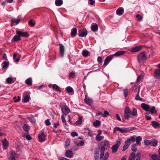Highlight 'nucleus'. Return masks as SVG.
I'll use <instances>...</instances> for the list:
<instances>
[{"label": "nucleus", "instance_id": "1", "mask_svg": "<svg viewBox=\"0 0 160 160\" xmlns=\"http://www.w3.org/2000/svg\"><path fill=\"white\" fill-rule=\"evenodd\" d=\"M129 115L132 116L136 117L138 116L137 110L136 108H134L131 112L130 109L128 107H126L124 111V117L125 119L129 120L130 118Z\"/></svg>", "mask_w": 160, "mask_h": 160}, {"label": "nucleus", "instance_id": "26", "mask_svg": "<svg viewBox=\"0 0 160 160\" xmlns=\"http://www.w3.org/2000/svg\"><path fill=\"white\" fill-rule=\"evenodd\" d=\"M77 32V29L75 28H73L71 30V35L72 37H75Z\"/></svg>", "mask_w": 160, "mask_h": 160}, {"label": "nucleus", "instance_id": "39", "mask_svg": "<svg viewBox=\"0 0 160 160\" xmlns=\"http://www.w3.org/2000/svg\"><path fill=\"white\" fill-rule=\"evenodd\" d=\"M137 146L136 144H134L132 145L131 150L133 152H135L137 151Z\"/></svg>", "mask_w": 160, "mask_h": 160}, {"label": "nucleus", "instance_id": "43", "mask_svg": "<svg viewBox=\"0 0 160 160\" xmlns=\"http://www.w3.org/2000/svg\"><path fill=\"white\" fill-rule=\"evenodd\" d=\"M103 138V136H101L100 135H97L96 137V139L99 141H101Z\"/></svg>", "mask_w": 160, "mask_h": 160}, {"label": "nucleus", "instance_id": "28", "mask_svg": "<svg viewBox=\"0 0 160 160\" xmlns=\"http://www.w3.org/2000/svg\"><path fill=\"white\" fill-rule=\"evenodd\" d=\"M157 144V141L155 139H152L150 141V144L153 147L156 146Z\"/></svg>", "mask_w": 160, "mask_h": 160}, {"label": "nucleus", "instance_id": "59", "mask_svg": "<svg viewBox=\"0 0 160 160\" xmlns=\"http://www.w3.org/2000/svg\"><path fill=\"white\" fill-rule=\"evenodd\" d=\"M127 140H129V142H130L131 141L134 142L135 141V138L133 136H131L129 139H128Z\"/></svg>", "mask_w": 160, "mask_h": 160}, {"label": "nucleus", "instance_id": "27", "mask_svg": "<svg viewBox=\"0 0 160 160\" xmlns=\"http://www.w3.org/2000/svg\"><path fill=\"white\" fill-rule=\"evenodd\" d=\"M142 140V138L141 136L137 137L136 139V142L137 144L139 145H140V141Z\"/></svg>", "mask_w": 160, "mask_h": 160}, {"label": "nucleus", "instance_id": "3", "mask_svg": "<svg viewBox=\"0 0 160 160\" xmlns=\"http://www.w3.org/2000/svg\"><path fill=\"white\" fill-rule=\"evenodd\" d=\"M19 155L15 151L11 150L9 152L8 159L9 160H16V158H18Z\"/></svg>", "mask_w": 160, "mask_h": 160}, {"label": "nucleus", "instance_id": "18", "mask_svg": "<svg viewBox=\"0 0 160 160\" xmlns=\"http://www.w3.org/2000/svg\"><path fill=\"white\" fill-rule=\"evenodd\" d=\"M16 79L14 78H8L6 80V81L8 84H11L14 82L15 81Z\"/></svg>", "mask_w": 160, "mask_h": 160}, {"label": "nucleus", "instance_id": "57", "mask_svg": "<svg viewBox=\"0 0 160 160\" xmlns=\"http://www.w3.org/2000/svg\"><path fill=\"white\" fill-rule=\"evenodd\" d=\"M109 157V153L108 152H107L105 155L104 159L107 160L108 158Z\"/></svg>", "mask_w": 160, "mask_h": 160}, {"label": "nucleus", "instance_id": "50", "mask_svg": "<svg viewBox=\"0 0 160 160\" xmlns=\"http://www.w3.org/2000/svg\"><path fill=\"white\" fill-rule=\"evenodd\" d=\"M151 157L152 160H158L157 159V156L156 154L152 155Z\"/></svg>", "mask_w": 160, "mask_h": 160}, {"label": "nucleus", "instance_id": "42", "mask_svg": "<svg viewBox=\"0 0 160 160\" xmlns=\"http://www.w3.org/2000/svg\"><path fill=\"white\" fill-rule=\"evenodd\" d=\"M155 108L154 106H153L150 109V112L152 113H156L157 112V111L156 110H155Z\"/></svg>", "mask_w": 160, "mask_h": 160}, {"label": "nucleus", "instance_id": "38", "mask_svg": "<svg viewBox=\"0 0 160 160\" xmlns=\"http://www.w3.org/2000/svg\"><path fill=\"white\" fill-rule=\"evenodd\" d=\"M101 124L100 122L98 120H96L93 122V125L95 127H97L100 125Z\"/></svg>", "mask_w": 160, "mask_h": 160}, {"label": "nucleus", "instance_id": "62", "mask_svg": "<svg viewBox=\"0 0 160 160\" xmlns=\"http://www.w3.org/2000/svg\"><path fill=\"white\" fill-rule=\"evenodd\" d=\"M26 138L28 140H31L32 139L31 137L29 134L27 135L26 136Z\"/></svg>", "mask_w": 160, "mask_h": 160}, {"label": "nucleus", "instance_id": "6", "mask_svg": "<svg viewBox=\"0 0 160 160\" xmlns=\"http://www.w3.org/2000/svg\"><path fill=\"white\" fill-rule=\"evenodd\" d=\"M2 148L4 150H6L8 149L9 146L8 142L6 138H4L2 141Z\"/></svg>", "mask_w": 160, "mask_h": 160}, {"label": "nucleus", "instance_id": "32", "mask_svg": "<svg viewBox=\"0 0 160 160\" xmlns=\"http://www.w3.org/2000/svg\"><path fill=\"white\" fill-rule=\"evenodd\" d=\"M135 157V154L133 152H132L129 157L128 160H134Z\"/></svg>", "mask_w": 160, "mask_h": 160}, {"label": "nucleus", "instance_id": "11", "mask_svg": "<svg viewBox=\"0 0 160 160\" xmlns=\"http://www.w3.org/2000/svg\"><path fill=\"white\" fill-rule=\"evenodd\" d=\"M65 155L66 157L69 158H71L73 157V153L72 151L70 150H67L66 151Z\"/></svg>", "mask_w": 160, "mask_h": 160}, {"label": "nucleus", "instance_id": "61", "mask_svg": "<svg viewBox=\"0 0 160 160\" xmlns=\"http://www.w3.org/2000/svg\"><path fill=\"white\" fill-rule=\"evenodd\" d=\"M75 75V73L73 72H71L69 74V77L70 78H73Z\"/></svg>", "mask_w": 160, "mask_h": 160}, {"label": "nucleus", "instance_id": "41", "mask_svg": "<svg viewBox=\"0 0 160 160\" xmlns=\"http://www.w3.org/2000/svg\"><path fill=\"white\" fill-rule=\"evenodd\" d=\"M52 88L53 89L57 91H59V88L57 85L56 84H53L52 85Z\"/></svg>", "mask_w": 160, "mask_h": 160}, {"label": "nucleus", "instance_id": "16", "mask_svg": "<svg viewBox=\"0 0 160 160\" xmlns=\"http://www.w3.org/2000/svg\"><path fill=\"white\" fill-rule=\"evenodd\" d=\"M84 101L85 103L88 105H91L93 102V101L92 98L86 97H85Z\"/></svg>", "mask_w": 160, "mask_h": 160}, {"label": "nucleus", "instance_id": "24", "mask_svg": "<svg viewBox=\"0 0 160 160\" xmlns=\"http://www.w3.org/2000/svg\"><path fill=\"white\" fill-rule=\"evenodd\" d=\"M91 29L93 32H96L98 29V26L96 24L91 26Z\"/></svg>", "mask_w": 160, "mask_h": 160}, {"label": "nucleus", "instance_id": "49", "mask_svg": "<svg viewBox=\"0 0 160 160\" xmlns=\"http://www.w3.org/2000/svg\"><path fill=\"white\" fill-rule=\"evenodd\" d=\"M28 119L32 122L35 123L36 122L35 119L32 117H28Z\"/></svg>", "mask_w": 160, "mask_h": 160}, {"label": "nucleus", "instance_id": "19", "mask_svg": "<svg viewBox=\"0 0 160 160\" xmlns=\"http://www.w3.org/2000/svg\"><path fill=\"white\" fill-rule=\"evenodd\" d=\"M88 34V32L87 30L81 32L80 30L78 31V36L80 37H86Z\"/></svg>", "mask_w": 160, "mask_h": 160}, {"label": "nucleus", "instance_id": "53", "mask_svg": "<svg viewBox=\"0 0 160 160\" xmlns=\"http://www.w3.org/2000/svg\"><path fill=\"white\" fill-rule=\"evenodd\" d=\"M144 143L146 145H149L150 144V141L146 139L144 141Z\"/></svg>", "mask_w": 160, "mask_h": 160}, {"label": "nucleus", "instance_id": "58", "mask_svg": "<svg viewBox=\"0 0 160 160\" xmlns=\"http://www.w3.org/2000/svg\"><path fill=\"white\" fill-rule=\"evenodd\" d=\"M71 135L72 137H74L75 136H78V134L76 132H72L71 133Z\"/></svg>", "mask_w": 160, "mask_h": 160}, {"label": "nucleus", "instance_id": "45", "mask_svg": "<svg viewBox=\"0 0 160 160\" xmlns=\"http://www.w3.org/2000/svg\"><path fill=\"white\" fill-rule=\"evenodd\" d=\"M12 22L14 23L15 22L16 24H18L20 22V20L19 19H15L14 18H12L11 19Z\"/></svg>", "mask_w": 160, "mask_h": 160}, {"label": "nucleus", "instance_id": "44", "mask_svg": "<svg viewBox=\"0 0 160 160\" xmlns=\"http://www.w3.org/2000/svg\"><path fill=\"white\" fill-rule=\"evenodd\" d=\"M109 113V112L107 111H105L104 113L102 115V117L104 118L108 116Z\"/></svg>", "mask_w": 160, "mask_h": 160}, {"label": "nucleus", "instance_id": "10", "mask_svg": "<svg viewBox=\"0 0 160 160\" xmlns=\"http://www.w3.org/2000/svg\"><path fill=\"white\" fill-rule=\"evenodd\" d=\"M130 144L131 142H129V140H126L125 142V145L123 147L122 151H125L127 149L130 145Z\"/></svg>", "mask_w": 160, "mask_h": 160}, {"label": "nucleus", "instance_id": "47", "mask_svg": "<svg viewBox=\"0 0 160 160\" xmlns=\"http://www.w3.org/2000/svg\"><path fill=\"white\" fill-rule=\"evenodd\" d=\"M66 90H67V91L68 93H71V92H72L73 90L72 88L71 87H69V86L67 87Z\"/></svg>", "mask_w": 160, "mask_h": 160}, {"label": "nucleus", "instance_id": "63", "mask_svg": "<svg viewBox=\"0 0 160 160\" xmlns=\"http://www.w3.org/2000/svg\"><path fill=\"white\" fill-rule=\"evenodd\" d=\"M58 160H71L70 159H68L66 158L63 157H60L58 158Z\"/></svg>", "mask_w": 160, "mask_h": 160}, {"label": "nucleus", "instance_id": "17", "mask_svg": "<svg viewBox=\"0 0 160 160\" xmlns=\"http://www.w3.org/2000/svg\"><path fill=\"white\" fill-rule=\"evenodd\" d=\"M142 108L146 111H148L150 109V106L145 103H142L141 104Z\"/></svg>", "mask_w": 160, "mask_h": 160}, {"label": "nucleus", "instance_id": "9", "mask_svg": "<svg viewBox=\"0 0 160 160\" xmlns=\"http://www.w3.org/2000/svg\"><path fill=\"white\" fill-rule=\"evenodd\" d=\"M113 56L114 55H111L107 57L105 60L103 65H107L111 61Z\"/></svg>", "mask_w": 160, "mask_h": 160}, {"label": "nucleus", "instance_id": "7", "mask_svg": "<svg viewBox=\"0 0 160 160\" xmlns=\"http://www.w3.org/2000/svg\"><path fill=\"white\" fill-rule=\"evenodd\" d=\"M62 112L65 115H67L70 112V110L69 108L66 105L62 106L61 108Z\"/></svg>", "mask_w": 160, "mask_h": 160}, {"label": "nucleus", "instance_id": "56", "mask_svg": "<svg viewBox=\"0 0 160 160\" xmlns=\"http://www.w3.org/2000/svg\"><path fill=\"white\" fill-rule=\"evenodd\" d=\"M29 25L31 27H33L35 26V23L33 22L32 20H30L29 22Z\"/></svg>", "mask_w": 160, "mask_h": 160}, {"label": "nucleus", "instance_id": "48", "mask_svg": "<svg viewBox=\"0 0 160 160\" xmlns=\"http://www.w3.org/2000/svg\"><path fill=\"white\" fill-rule=\"evenodd\" d=\"M123 93L124 96L126 97H127L128 93V90L127 88H125L123 90Z\"/></svg>", "mask_w": 160, "mask_h": 160}, {"label": "nucleus", "instance_id": "5", "mask_svg": "<svg viewBox=\"0 0 160 160\" xmlns=\"http://www.w3.org/2000/svg\"><path fill=\"white\" fill-rule=\"evenodd\" d=\"M121 144V142L120 141H118L114 145L112 146V153H115L117 151Z\"/></svg>", "mask_w": 160, "mask_h": 160}, {"label": "nucleus", "instance_id": "25", "mask_svg": "<svg viewBox=\"0 0 160 160\" xmlns=\"http://www.w3.org/2000/svg\"><path fill=\"white\" fill-rule=\"evenodd\" d=\"M124 12V9L123 8H119L116 11V14L118 15H122Z\"/></svg>", "mask_w": 160, "mask_h": 160}, {"label": "nucleus", "instance_id": "20", "mask_svg": "<svg viewBox=\"0 0 160 160\" xmlns=\"http://www.w3.org/2000/svg\"><path fill=\"white\" fill-rule=\"evenodd\" d=\"M60 52L62 57H63L65 51V48L64 46L61 45L59 47Z\"/></svg>", "mask_w": 160, "mask_h": 160}, {"label": "nucleus", "instance_id": "33", "mask_svg": "<svg viewBox=\"0 0 160 160\" xmlns=\"http://www.w3.org/2000/svg\"><path fill=\"white\" fill-rule=\"evenodd\" d=\"M25 82L27 85L30 86L32 85V81L31 78H29L27 79L26 80Z\"/></svg>", "mask_w": 160, "mask_h": 160}, {"label": "nucleus", "instance_id": "46", "mask_svg": "<svg viewBox=\"0 0 160 160\" xmlns=\"http://www.w3.org/2000/svg\"><path fill=\"white\" fill-rule=\"evenodd\" d=\"M2 64L3 65L2 66V68H3L8 67L9 65L8 63L6 62H4Z\"/></svg>", "mask_w": 160, "mask_h": 160}, {"label": "nucleus", "instance_id": "52", "mask_svg": "<svg viewBox=\"0 0 160 160\" xmlns=\"http://www.w3.org/2000/svg\"><path fill=\"white\" fill-rule=\"evenodd\" d=\"M45 124L47 126H49L51 125V122H50L49 119H47L45 121Z\"/></svg>", "mask_w": 160, "mask_h": 160}, {"label": "nucleus", "instance_id": "34", "mask_svg": "<svg viewBox=\"0 0 160 160\" xmlns=\"http://www.w3.org/2000/svg\"><path fill=\"white\" fill-rule=\"evenodd\" d=\"M30 97L28 95H25L23 99V102H28L30 99Z\"/></svg>", "mask_w": 160, "mask_h": 160}, {"label": "nucleus", "instance_id": "21", "mask_svg": "<svg viewBox=\"0 0 160 160\" xmlns=\"http://www.w3.org/2000/svg\"><path fill=\"white\" fill-rule=\"evenodd\" d=\"M99 151L98 149H96L94 151V159L95 160H97L99 156Z\"/></svg>", "mask_w": 160, "mask_h": 160}, {"label": "nucleus", "instance_id": "23", "mask_svg": "<svg viewBox=\"0 0 160 160\" xmlns=\"http://www.w3.org/2000/svg\"><path fill=\"white\" fill-rule=\"evenodd\" d=\"M23 130L25 132H28L30 129V127L28 125L26 124H24L22 127Z\"/></svg>", "mask_w": 160, "mask_h": 160}, {"label": "nucleus", "instance_id": "12", "mask_svg": "<svg viewBox=\"0 0 160 160\" xmlns=\"http://www.w3.org/2000/svg\"><path fill=\"white\" fill-rule=\"evenodd\" d=\"M142 47L141 46H137L132 47L131 49L132 52H136L142 49Z\"/></svg>", "mask_w": 160, "mask_h": 160}, {"label": "nucleus", "instance_id": "2", "mask_svg": "<svg viewBox=\"0 0 160 160\" xmlns=\"http://www.w3.org/2000/svg\"><path fill=\"white\" fill-rule=\"evenodd\" d=\"M102 145L100 148V158L102 159L104 155V152L105 150V147H109L110 146L109 142L107 140H105L101 143Z\"/></svg>", "mask_w": 160, "mask_h": 160}, {"label": "nucleus", "instance_id": "22", "mask_svg": "<svg viewBox=\"0 0 160 160\" xmlns=\"http://www.w3.org/2000/svg\"><path fill=\"white\" fill-rule=\"evenodd\" d=\"M125 53V52L124 51H119L116 52L113 55L115 56H118L122 55Z\"/></svg>", "mask_w": 160, "mask_h": 160}, {"label": "nucleus", "instance_id": "64", "mask_svg": "<svg viewBox=\"0 0 160 160\" xmlns=\"http://www.w3.org/2000/svg\"><path fill=\"white\" fill-rule=\"evenodd\" d=\"M98 62L99 63H101L102 61V58L101 57H98L97 59Z\"/></svg>", "mask_w": 160, "mask_h": 160}, {"label": "nucleus", "instance_id": "55", "mask_svg": "<svg viewBox=\"0 0 160 160\" xmlns=\"http://www.w3.org/2000/svg\"><path fill=\"white\" fill-rule=\"evenodd\" d=\"M70 144V141L69 140L66 141L65 146L66 147H68Z\"/></svg>", "mask_w": 160, "mask_h": 160}, {"label": "nucleus", "instance_id": "37", "mask_svg": "<svg viewBox=\"0 0 160 160\" xmlns=\"http://www.w3.org/2000/svg\"><path fill=\"white\" fill-rule=\"evenodd\" d=\"M13 40L14 41H18L20 39V37L19 35H16L13 38Z\"/></svg>", "mask_w": 160, "mask_h": 160}, {"label": "nucleus", "instance_id": "8", "mask_svg": "<svg viewBox=\"0 0 160 160\" xmlns=\"http://www.w3.org/2000/svg\"><path fill=\"white\" fill-rule=\"evenodd\" d=\"M16 33L19 35L20 37H28L29 36V34L27 32H22L19 31H16Z\"/></svg>", "mask_w": 160, "mask_h": 160}, {"label": "nucleus", "instance_id": "40", "mask_svg": "<svg viewBox=\"0 0 160 160\" xmlns=\"http://www.w3.org/2000/svg\"><path fill=\"white\" fill-rule=\"evenodd\" d=\"M89 53V52L86 50H84L82 52V54L84 57H87L88 56Z\"/></svg>", "mask_w": 160, "mask_h": 160}, {"label": "nucleus", "instance_id": "14", "mask_svg": "<svg viewBox=\"0 0 160 160\" xmlns=\"http://www.w3.org/2000/svg\"><path fill=\"white\" fill-rule=\"evenodd\" d=\"M154 77L156 78H160V69H158L155 70L154 72Z\"/></svg>", "mask_w": 160, "mask_h": 160}, {"label": "nucleus", "instance_id": "35", "mask_svg": "<svg viewBox=\"0 0 160 160\" xmlns=\"http://www.w3.org/2000/svg\"><path fill=\"white\" fill-rule=\"evenodd\" d=\"M120 132L122 133H126L129 132L128 128H120Z\"/></svg>", "mask_w": 160, "mask_h": 160}, {"label": "nucleus", "instance_id": "4", "mask_svg": "<svg viewBox=\"0 0 160 160\" xmlns=\"http://www.w3.org/2000/svg\"><path fill=\"white\" fill-rule=\"evenodd\" d=\"M147 58L146 52L143 51L139 54L137 57L138 61L140 62L143 61L145 60Z\"/></svg>", "mask_w": 160, "mask_h": 160}, {"label": "nucleus", "instance_id": "15", "mask_svg": "<svg viewBox=\"0 0 160 160\" xmlns=\"http://www.w3.org/2000/svg\"><path fill=\"white\" fill-rule=\"evenodd\" d=\"M46 136L43 133H42L41 134L38 135V138L40 142H42L45 141V137Z\"/></svg>", "mask_w": 160, "mask_h": 160}, {"label": "nucleus", "instance_id": "60", "mask_svg": "<svg viewBox=\"0 0 160 160\" xmlns=\"http://www.w3.org/2000/svg\"><path fill=\"white\" fill-rule=\"evenodd\" d=\"M89 4L91 5H93L95 3V0H88Z\"/></svg>", "mask_w": 160, "mask_h": 160}, {"label": "nucleus", "instance_id": "13", "mask_svg": "<svg viewBox=\"0 0 160 160\" xmlns=\"http://www.w3.org/2000/svg\"><path fill=\"white\" fill-rule=\"evenodd\" d=\"M151 123L152 127L154 128H160V124L155 121H152Z\"/></svg>", "mask_w": 160, "mask_h": 160}, {"label": "nucleus", "instance_id": "36", "mask_svg": "<svg viewBox=\"0 0 160 160\" xmlns=\"http://www.w3.org/2000/svg\"><path fill=\"white\" fill-rule=\"evenodd\" d=\"M61 118L62 122L64 124V125L67 126H68L63 115L62 114L61 115Z\"/></svg>", "mask_w": 160, "mask_h": 160}, {"label": "nucleus", "instance_id": "30", "mask_svg": "<svg viewBox=\"0 0 160 160\" xmlns=\"http://www.w3.org/2000/svg\"><path fill=\"white\" fill-rule=\"evenodd\" d=\"M140 88H139L138 89V92L135 98V99L137 100L141 101L142 99V98H140L139 95L140 92Z\"/></svg>", "mask_w": 160, "mask_h": 160}, {"label": "nucleus", "instance_id": "51", "mask_svg": "<svg viewBox=\"0 0 160 160\" xmlns=\"http://www.w3.org/2000/svg\"><path fill=\"white\" fill-rule=\"evenodd\" d=\"M142 78L143 76L141 74L138 76L137 79V82H139Z\"/></svg>", "mask_w": 160, "mask_h": 160}, {"label": "nucleus", "instance_id": "54", "mask_svg": "<svg viewBox=\"0 0 160 160\" xmlns=\"http://www.w3.org/2000/svg\"><path fill=\"white\" fill-rule=\"evenodd\" d=\"M136 18H138V19L139 21H140L141 20L142 18V17L139 14H137L136 15Z\"/></svg>", "mask_w": 160, "mask_h": 160}, {"label": "nucleus", "instance_id": "29", "mask_svg": "<svg viewBox=\"0 0 160 160\" xmlns=\"http://www.w3.org/2000/svg\"><path fill=\"white\" fill-rule=\"evenodd\" d=\"M63 1L62 0H56L55 1V4L56 6H60L63 4Z\"/></svg>", "mask_w": 160, "mask_h": 160}, {"label": "nucleus", "instance_id": "31", "mask_svg": "<svg viewBox=\"0 0 160 160\" xmlns=\"http://www.w3.org/2000/svg\"><path fill=\"white\" fill-rule=\"evenodd\" d=\"M82 123V119L81 117L79 116L78 120L75 122V124L77 126L80 125Z\"/></svg>", "mask_w": 160, "mask_h": 160}]
</instances>
